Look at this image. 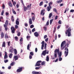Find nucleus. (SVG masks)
<instances>
[{
  "label": "nucleus",
  "instance_id": "f257e3e1",
  "mask_svg": "<svg viewBox=\"0 0 74 74\" xmlns=\"http://www.w3.org/2000/svg\"><path fill=\"white\" fill-rule=\"evenodd\" d=\"M60 51H59V49H56L55 50L54 52V56L55 58H57V56H58V54H59V53ZM57 52L58 53H57Z\"/></svg>",
  "mask_w": 74,
  "mask_h": 74
},
{
  "label": "nucleus",
  "instance_id": "f03ea898",
  "mask_svg": "<svg viewBox=\"0 0 74 74\" xmlns=\"http://www.w3.org/2000/svg\"><path fill=\"white\" fill-rule=\"evenodd\" d=\"M8 21L6 20L5 22V24L4 25V27L5 28V31H7L8 29Z\"/></svg>",
  "mask_w": 74,
  "mask_h": 74
},
{
  "label": "nucleus",
  "instance_id": "7ed1b4c3",
  "mask_svg": "<svg viewBox=\"0 0 74 74\" xmlns=\"http://www.w3.org/2000/svg\"><path fill=\"white\" fill-rule=\"evenodd\" d=\"M53 4V2H51L49 3V6L47 7V10L48 11H49L51 10V9H52V6L51 5H52Z\"/></svg>",
  "mask_w": 74,
  "mask_h": 74
},
{
  "label": "nucleus",
  "instance_id": "20e7f679",
  "mask_svg": "<svg viewBox=\"0 0 74 74\" xmlns=\"http://www.w3.org/2000/svg\"><path fill=\"white\" fill-rule=\"evenodd\" d=\"M66 44V41H64L62 42L61 45V48L62 50H63L65 48V47H63L64 45Z\"/></svg>",
  "mask_w": 74,
  "mask_h": 74
},
{
  "label": "nucleus",
  "instance_id": "39448f33",
  "mask_svg": "<svg viewBox=\"0 0 74 74\" xmlns=\"http://www.w3.org/2000/svg\"><path fill=\"white\" fill-rule=\"evenodd\" d=\"M64 50H66L64 51L65 56V57H66L68 55V54H69V49L67 47H66Z\"/></svg>",
  "mask_w": 74,
  "mask_h": 74
},
{
  "label": "nucleus",
  "instance_id": "423d86ee",
  "mask_svg": "<svg viewBox=\"0 0 74 74\" xmlns=\"http://www.w3.org/2000/svg\"><path fill=\"white\" fill-rule=\"evenodd\" d=\"M41 63V61H37L35 65V66H40L41 65L40 63Z\"/></svg>",
  "mask_w": 74,
  "mask_h": 74
},
{
  "label": "nucleus",
  "instance_id": "0eeeda50",
  "mask_svg": "<svg viewBox=\"0 0 74 74\" xmlns=\"http://www.w3.org/2000/svg\"><path fill=\"white\" fill-rule=\"evenodd\" d=\"M18 68H19L17 70V73H20V72H21V71H22L23 68V67H21L20 68V67H19Z\"/></svg>",
  "mask_w": 74,
  "mask_h": 74
},
{
  "label": "nucleus",
  "instance_id": "6e6552de",
  "mask_svg": "<svg viewBox=\"0 0 74 74\" xmlns=\"http://www.w3.org/2000/svg\"><path fill=\"white\" fill-rule=\"evenodd\" d=\"M12 33H15V29L14 27H11V28Z\"/></svg>",
  "mask_w": 74,
  "mask_h": 74
},
{
  "label": "nucleus",
  "instance_id": "1a4fd4ad",
  "mask_svg": "<svg viewBox=\"0 0 74 74\" xmlns=\"http://www.w3.org/2000/svg\"><path fill=\"white\" fill-rule=\"evenodd\" d=\"M44 11H45V9H43L41 10L40 12V15H42L43 16L45 15V12H43Z\"/></svg>",
  "mask_w": 74,
  "mask_h": 74
},
{
  "label": "nucleus",
  "instance_id": "9d476101",
  "mask_svg": "<svg viewBox=\"0 0 74 74\" xmlns=\"http://www.w3.org/2000/svg\"><path fill=\"white\" fill-rule=\"evenodd\" d=\"M42 44V46H41V49H44V44H45V42L44 41H42L41 43Z\"/></svg>",
  "mask_w": 74,
  "mask_h": 74
},
{
  "label": "nucleus",
  "instance_id": "9b49d317",
  "mask_svg": "<svg viewBox=\"0 0 74 74\" xmlns=\"http://www.w3.org/2000/svg\"><path fill=\"white\" fill-rule=\"evenodd\" d=\"M32 42H29V44H28L27 46V50H29V48H30V47H31V44Z\"/></svg>",
  "mask_w": 74,
  "mask_h": 74
},
{
  "label": "nucleus",
  "instance_id": "f8f14e48",
  "mask_svg": "<svg viewBox=\"0 0 74 74\" xmlns=\"http://www.w3.org/2000/svg\"><path fill=\"white\" fill-rule=\"evenodd\" d=\"M47 50H45L43 51L42 53V54L43 56H45V55L47 54Z\"/></svg>",
  "mask_w": 74,
  "mask_h": 74
},
{
  "label": "nucleus",
  "instance_id": "ddd939ff",
  "mask_svg": "<svg viewBox=\"0 0 74 74\" xmlns=\"http://www.w3.org/2000/svg\"><path fill=\"white\" fill-rule=\"evenodd\" d=\"M8 4L9 5V7H13V5L11 1L9 2Z\"/></svg>",
  "mask_w": 74,
  "mask_h": 74
},
{
  "label": "nucleus",
  "instance_id": "4468645a",
  "mask_svg": "<svg viewBox=\"0 0 74 74\" xmlns=\"http://www.w3.org/2000/svg\"><path fill=\"white\" fill-rule=\"evenodd\" d=\"M34 35L36 37H38V36L39 35L38 33L37 32H36L34 33Z\"/></svg>",
  "mask_w": 74,
  "mask_h": 74
},
{
  "label": "nucleus",
  "instance_id": "2eb2a0df",
  "mask_svg": "<svg viewBox=\"0 0 74 74\" xmlns=\"http://www.w3.org/2000/svg\"><path fill=\"white\" fill-rule=\"evenodd\" d=\"M10 51L11 53H13V47H10Z\"/></svg>",
  "mask_w": 74,
  "mask_h": 74
},
{
  "label": "nucleus",
  "instance_id": "dca6fc26",
  "mask_svg": "<svg viewBox=\"0 0 74 74\" xmlns=\"http://www.w3.org/2000/svg\"><path fill=\"white\" fill-rule=\"evenodd\" d=\"M1 38H4V33H3V32L1 33Z\"/></svg>",
  "mask_w": 74,
  "mask_h": 74
},
{
  "label": "nucleus",
  "instance_id": "f3484780",
  "mask_svg": "<svg viewBox=\"0 0 74 74\" xmlns=\"http://www.w3.org/2000/svg\"><path fill=\"white\" fill-rule=\"evenodd\" d=\"M9 38V36H8L7 34H5V38L7 39V38Z\"/></svg>",
  "mask_w": 74,
  "mask_h": 74
},
{
  "label": "nucleus",
  "instance_id": "a211bd4d",
  "mask_svg": "<svg viewBox=\"0 0 74 74\" xmlns=\"http://www.w3.org/2000/svg\"><path fill=\"white\" fill-rule=\"evenodd\" d=\"M29 23L30 25H32L33 23L32 22V19L29 18Z\"/></svg>",
  "mask_w": 74,
  "mask_h": 74
},
{
  "label": "nucleus",
  "instance_id": "6ab92c4d",
  "mask_svg": "<svg viewBox=\"0 0 74 74\" xmlns=\"http://www.w3.org/2000/svg\"><path fill=\"white\" fill-rule=\"evenodd\" d=\"M14 53H15V55H17V53H18V52L17 51V50H16V49H14Z\"/></svg>",
  "mask_w": 74,
  "mask_h": 74
},
{
  "label": "nucleus",
  "instance_id": "aec40b11",
  "mask_svg": "<svg viewBox=\"0 0 74 74\" xmlns=\"http://www.w3.org/2000/svg\"><path fill=\"white\" fill-rule=\"evenodd\" d=\"M14 59L15 60H18V56H15L14 57Z\"/></svg>",
  "mask_w": 74,
  "mask_h": 74
},
{
  "label": "nucleus",
  "instance_id": "412c9836",
  "mask_svg": "<svg viewBox=\"0 0 74 74\" xmlns=\"http://www.w3.org/2000/svg\"><path fill=\"white\" fill-rule=\"evenodd\" d=\"M68 33V37H70L71 36V32H67Z\"/></svg>",
  "mask_w": 74,
  "mask_h": 74
},
{
  "label": "nucleus",
  "instance_id": "4be33fe9",
  "mask_svg": "<svg viewBox=\"0 0 74 74\" xmlns=\"http://www.w3.org/2000/svg\"><path fill=\"white\" fill-rule=\"evenodd\" d=\"M5 54L4 56V59H5L7 58V52H5Z\"/></svg>",
  "mask_w": 74,
  "mask_h": 74
},
{
  "label": "nucleus",
  "instance_id": "5701e85b",
  "mask_svg": "<svg viewBox=\"0 0 74 74\" xmlns=\"http://www.w3.org/2000/svg\"><path fill=\"white\" fill-rule=\"evenodd\" d=\"M2 47H5V42H3L2 45Z\"/></svg>",
  "mask_w": 74,
  "mask_h": 74
},
{
  "label": "nucleus",
  "instance_id": "b1692460",
  "mask_svg": "<svg viewBox=\"0 0 74 74\" xmlns=\"http://www.w3.org/2000/svg\"><path fill=\"white\" fill-rule=\"evenodd\" d=\"M66 31H67V32H71V27H69L68 29L66 30Z\"/></svg>",
  "mask_w": 74,
  "mask_h": 74
},
{
  "label": "nucleus",
  "instance_id": "393cba45",
  "mask_svg": "<svg viewBox=\"0 0 74 74\" xmlns=\"http://www.w3.org/2000/svg\"><path fill=\"white\" fill-rule=\"evenodd\" d=\"M41 64L42 66L45 65V61H43Z\"/></svg>",
  "mask_w": 74,
  "mask_h": 74
},
{
  "label": "nucleus",
  "instance_id": "a878e982",
  "mask_svg": "<svg viewBox=\"0 0 74 74\" xmlns=\"http://www.w3.org/2000/svg\"><path fill=\"white\" fill-rule=\"evenodd\" d=\"M16 25H19V22L18 21L16 20Z\"/></svg>",
  "mask_w": 74,
  "mask_h": 74
},
{
  "label": "nucleus",
  "instance_id": "bb28decb",
  "mask_svg": "<svg viewBox=\"0 0 74 74\" xmlns=\"http://www.w3.org/2000/svg\"><path fill=\"white\" fill-rule=\"evenodd\" d=\"M27 10V7L25 6L24 7V11H26Z\"/></svg>",
  "mask_w": 74,
  "mask_h": 74
},
{
  "label": "nucleus",
  "instance_id": "cd10ccee",
  "mask_svg": "<svg viewBox=\"0 0 74 74\" xmlns=\"http://www.w3.org/2000/svg\"><path fill=\"white\" fill-rule=\"evenodd\" d=\"M52 16V13H51L49 14V18H51Z\"/></svg>",
  "mask_w": 74,
  "mask_h": 74
},
{
  "label": "nucleus",
  "instance_id": "c85d7f7f",
  "mask_svg": "<svg viewBox=\"0 0 74 74\" xmlns=\"http://www.w3.org/2000/svg\"><path fill=\"white\" fill-rule=\"evenodd\" d=\"M49 56H47L46 57V60L47 62H49Z\"/></svg>",
  "mask_w": 74,
  "mask_h": 74
},
{
  "label": "nucleus",
  "instance_id": "c756f323",
  "mask_svg": "<svg viewBox=\"0 0 74 74\" xmlns=\"http://www.w3.org/2000/svg\"><path fill=\"white\" fill-rule=\"evenodd\" d=\"M13 55V54L12 53H11L9 55V56L10 58H12V56Z\"/></svg>",
  "mask_w": 74,
  "mask_h": 74
},
{
  "label": "nucleus",
  "instance_id": "7c9ffc66",
  "mask_svg": "<svg viewBox=\"0 0 74 74\" xmlns=\"http://www.w3.org/2000/svg\"><path fill=\"white\" fill-rule=\"evenodd\" d=\"M43 4V1H42L39 4V6H41Z\"/></svg>",
  "mask_w": 74,
  "mask_h": 74
},
{
  "label": "nucleus",
  "instance_id": "2f4dec72",
  "mask_svg": "<svg viewBox=\"0 0 74 74\" xmlns=\"http://www.w3.org/2000/svg\"><path fill=\"white\" fill-rule=\"evenodd\" d=\"M62 1H63V0H59L58 1H57V3H58V4H59V3H62Z\"/></svg>",
  "mask_w": 74,
  "mask_h": 74
},
{
  "label": "nucleus",
  "instance_id": "473e14b6",
  "mask_svg": "<svg viewBox=\"0 0 74 74\" xmlns=\"http://www.w3.org/2000/svg\"><path fill=\"white\" fill-rule=\"evenodd\" d=\"M49 25V21H47L46 24L45 25V26H48Z\"/></svg>",
  "mask_w": 74,
  "mask_h": 74
},
{
  "label": "nucleus",
  "instance_id": "72a5a7b5",
  "mask_svg": "<svg viewBox=\"0 0 74 74\" xmlns=\"http://www.w3.org/2000/svg\"><path fill=\"white\" fill-rule=\"evenodd\" d=\"M30 54L31 55V56H33L34 55V53L33 52H31L30 53Z\"/></svg>",
  "mask_w": 74,
  "mask_h": 74
},
{
  "label": "nucleus",
  "instance_id": "f704fd0d",
  "mask_svg": "<svg viewBox=\"0 0 74 74\" xmlns=\"http://www.w3.org/2000/svg\"><path fill=\"white\" fill-rule=\"evenodd\" d=\"M11 19L12 22H14V16H11Z\"/></svg>",
  "mask_w": 74,
  "mask_h": 74
},
{
  "label": "nucleus",
  "instance_id": "c9c22d12",
  "mask_svg": "<svg viewBox=\"0 0 74 74\" xmlns=\"http://www.w3.org/2000/svg\"><path fill=\"white\" fill-rule=\"evenodd\" d=\"M53 19H51L50 21V25H51L52 23V22H53Z\"/></svg>",
  "mask_w": 74,
  "mask_h": 74
},
{
  "label": "nucleus",
  "instance_id": "e433bc0d",
  "mask_svg": "<svg viewBox=\"0 0 74 74\" xmlns=\"http://www.w3.org/2000/svg\"><path fill=\"white\" fill-rule=\"evenodd\" d=\"M61 56H62V52H60L59 53V58H60Z\"/></svg>",
  "mask_w": 74,
  "mask_h": 74
},
{
  "label": "nucleus",
  "instance_id": "4c0bfd02",
  "mask_svg": "<svg viewBox=\"0 0 74 74\" xmlns=\"http://www.w3.org/2000/svg\"><path fill=\"white\" fill-rule=\"evenodd\" d=\"M32 19L33 21H34V20H35V16H34L33 17H32Z\"/></svg>",
  "mask_w": 74,
  "mask_h": 74
},
{
  "label": "nucleus",
  "instance_id": "58836bf2",
  "mask_svg": "<svg viewBox=\"0 0 74 74\" xmlns=\"http://www.w3.org/2000/svg\"><path fill=\"white\" fill-rule=\"evenodd\" d=\"M14 65V62H12V63L10 64V66H13Z\"/></svg>",
  "mask_w": 74,
  "mask_h": 74
},
{
  "label": "nucleus",
  "instance_id": "ea45409f",
  "mask_svg": "<svg viewBox=\"0 0 74 74\" xmlns=\"http://www.w3.org/2000/svg\"><path fill=\"white\" fill-rule=\"evenodd\" d=\"M15 27L16 29H18V27H18V25H15Z\"/></svg>",
  "mask_w": 74,
  "mask_h": 74
},
{
  "label": "nucleus",
  "instance_id": "a19ab883",
  "mask_svg": "<svg viewBox=\"0 0 74 74\" xmlns=\"http://www.w3.org/2000/svg\"><path fill=\"white\" fill-rule=\"evenodd\" d=\"M44 48L45 49H47V43H46L45 44Z\"/></svg>",
  "mask_w": 74,
  "mask_h": 74
},
{
  "label": "nucleus",
  "instance_id": "79ce46f5",
  "mask_svg": "<svg viewBox=\"0 0 74 74\" xmlns=\"http://www.w3.org/2000/svg\"><path fill=\"white\" fill-rule=\"evenodd\" d=\"M4 10H3L1 12V15H3V14H4Z\"/></svg>",
  "mask_w": 74,
  "mask_h": 74
},
{
  "label": "nucleus",
  "instance_id": "37998d69",
  "mask_svg": "<svg viewBox=\"0 0 74 74\" xmlns=\"http://www.w3.org/2000/svg\"><path fill=\"white\" fill-rule=\"evenodd\" d=\"M17 36H21V32H19L17 34Z\"/></svg>",
  "mask_w": 74,
  "mask_h": 74
},
{
  "label": "nucleus",
  "instance_id": "c03bdc74",
  "mask_svg": "<svg viewBox=\"0 0 74 74\" xmlns=\"http://www.w3.org/2000/svg\"><path fill=\"white\" fill-rule=\"evenodd\" d=\"M53 11L55 12H57V10L56 8H54L53 9Z\"/></svg>",
  "mask_w": 74,
  "mask_h": 74
},
{
  "label": "nucleus",
  "instance_id": "a18cd8bd",
  "mask_svg": "<svg viewBox=\"0 0 74 74\" xmlns=\"http://www.w3.org/2000/svg\"><path fill=\"white\" fill-rule=\"evenodd\" d=\"M12 3L14 6H15V5L16 4V2L14 1L13 2H12Z\"/></svg>",
  "mask_w": 74,
  "mask_h": 74
},
{
  "label": "nucleus",
  "instance_id": "49530a36",
  "mask_svg": "<svg viewBox=\"0 0 74 74\" xmlns=\"http://www.w3.org/2000/svg\"><path fill=\"white\" fill-rule=\"evenodd\" d=\"M4 62L5 63H7L8 62V60H4Z\"/></svg>",
  "mask_w": 74,
  "mask_h": 74
},
{
  "label": "nucleus",
  "instance_id": "de8ad7c7",
  "mask_svg": "<svg viewBox=\"0 0 74 74\" xmlns=\"http://www.w3.org/2000/svg\"><path fill=\"white\" fill-rule=\"evenodd\" d=\"M26 38L27 39H28V38H30V36H27L26 37Z\"/></svg>",
  "mask_w": 74,
  "mask_h": 74
},
{
  "label": "nucleus",
  "instance_id": "09e8293b",
  "mask_svg": "<svg viewBox=\"0 0 74 74\" xmlns=\"http://www.w3.org/2000/svg\"><path fill=\"white\" fill-rule=\"evenodd\" d=\"M70 44V41H69L68 42V43H67V47H69V45Z\"/></svg>",
  "mask_w": 74,
  "mask_h": 74
},
{
  "label": "nucleus",
  "instance_id": "8fccbe9b",
  "mask_svg": "<svg viewBox=\"0 0 74 74\" xmlns=\"http://www.w3.org/2000/svg\"><path fill=\"white\" fill-rule=\"evenodd\" d=\"M44 29L45 30V31H47V27H43Z\"/></svg>",
  "mask_w": 74,
  "mask_h": 74
},
{
  "label": "nucleus",
  "instance_id": "3c124183",
  "mask_svg": "<svg viewBox=\"0 0 74 74\" xmlns=\"http://www.w3.org/2000/svg\"><path fill=\"white\" fill-rule=\"evenodd\" d=\"M36 31V30H35V28H34V29H33L32 30V32H33H33H35Z\"/></svg>",
  "mask_w": 74,
  "mask_h": 74
},
{
  "label": "nucleus",
  "instance_id": "603ef678",
  "mask_svg": "<svg viewBox=\"0 0 74 74\" xmlns=\"http://www.w3.org/2000/svg\"><path fill=\"white\" fill-rule=\"evenodd\" d=\"M12 11H13V14H16V12H15V11L14 10H12Z\"/></svg>",
  "mask_w": 74,
  "mask_h": 74
},
{
  "label": "nucleus",
  "instance_id": "864d4df0",
  "mask_svg": "<svg viewBox=\"0 0 74 74\" xmlns=\"http://www.w3.org/2000/svg\"><path fill=\"white\" fill-rule=\"evenodd\" d=\"M59 61H62V58H60L59 59Z\"/></svg>",
  "mask_w": 74,
  "mask_h": 74
},
{
  "label": "nucleus",
  "instance_id": "5fc2aeb1",
  "mask_svg": "<svg viewBox=\"0 0 74 74\" xmlns=\"http://www.w3.org/2000/svg\"><path fill=\"white\" fill-rule=\"evenodd\" d=\"M30 27L31 29L33 28V27H34V25H31Z\"/></svg>",
  "mask_w": 74,
  "mask_h": 74
},
{
  "label": "nucleus",
  "instance_id": "6e6d98bb",
  "mask_svg": "<svg viewBox=\"0 0 74 74\" xmlns=\"http://www.w3.org/2000/svg\"><path fill=\"white\" fill-rule=\"evenodd\" d=\"M21 3H22V4H23V5H24V3H23V1L22 0H21Z\"/></svg>",
  "mask_w": 74,
  "mask_h": 74
},
{
  "label": "nucleus",
  "instance_id": "4d7b16f0",
  "mask_svg": "<svg viewBox=\"0 0 74 74\" xmlns=\"http://www.w3.org/2000/svg\"><path fill=\"white\" fill-rule=\"evenodd\" d=\"M2 7H3V9H4V8H5V6L4 5V4H3Z\"/></svg>",
  "mask_w": 74,
  "mask_h": 74
},
{
  "label": "nucleus",
  "instance_id": "13d9d810",
  "mask_svg": "<svg viewBox=\"0 0 74 74\" xmlns=\"http://www.w3.org/2000/svg\"><path fill=\"white\" fill-rule=\"evenodd\" d=\"M36 70H39L40 69V67H36L35 68Z\"/></svg>",
  "mask_w": 74,
  "mask_h": 74
},
{
  "label": "nucleus",
  "instance_id": "bf43d9fd",
  "mask_svg": "<svg viewBox=\"0 0 74 74\" xmlns=\"http://www.w3.org/2000/svg\"><path fill=\"white\" fill-rule=\"evenodd\" d=\"M59 24H62V22H61V20H59L58 21Z\"/></svg>",
  "mask_w": 74,
  "mask_h": 74
},
{
  "label": "nucleus",
  "instance_id": "052dcab7",
  "mask_svg": "<svg viewBox=\"0 0 74 74\" xmlns=\"http://www.w3.org/2000/svg\"><path fill=\"white\" fill-rule=\"evenodd\" d=\"M56 39H57V34H55V39L56 40Z\"/></svg>",
  "mask_w": 74,
  "mask_h": 74
},
{
  "label": "nucleus",
  "instance_id": "680f3d73",
  "mask_svg": "<svg viewBox=\"0 0 74 74\" xmlns=\"http://www.w3.org/2000/svg\"><path fill=\"white\" fill-rule=\"evenodd\" d=\"M23 41V38H22V37H21L20 40V41Z\"/></svg>",
  "mask_w": 74,
  "mask_h": 74
},
{
  "label": "nucleus",
  "instance_id": "e2e57ef3",
  "mask_svg": "<svg viewBox=\"0 0 74 74\" xmlns=\"http://www.w3.org/2000/svg\"><path fill=\"white\" fill-rule=\"evenodd\" d=\"M2 57V53L0 52V58Z\"/></svg>",
  "mask_w": 74,
  "mask_h": 74
},
{
  "label": "nucleus",
  "instance_id": "0e129e2a",
  "mask_svg": "<svg viewBox=\"0 0 74 74\" xmlns=\"http://www.w3.org/2000/svg\"><path fill=\"white\" fill-rule=\"evenodd\" d=\"M29 58L30 59H32V56L30 55H29Z\"/></svg>",
  "mask_w": 74,
  "mask_h": 74
},
{
  "label": "nucleus",
  "instance_id": "69168bd1",
  "mask_svg": "<svg viewBox=\"0 0 74 74\" xmlns=\"http://www.w3.org/2000/svg\"><path fill=\"white\" fill-rule=\"evenodd\" d=\"M36 72L35 71H33L32 73V74H36Z\"/></svg>",
  "mask_w": 74,
  "mask_h": 74
},
{
  "label": "nucleus",
  "instance_id": "338daca9",
  "mask_svg": "<svg viewBox=\"0 0 74 74\" xmlns=\"http://www.w3.org/2000/svg\"><path fill=\"white\" fill-rule=\"evenodd\" d=\"M74 10H70V12H74Z\"/></svg>",
  "mask_w": 74,
  "mask_h": 74
},
{
  "label": "nucleus",
  "instance_id": "774afa93",
  "mask_svg": "<svg viewBox=\"0 0 74 74\" xmlns=\"http://www.w3.org/2000/svg\"><path fill=\"white\" fill-rule=\"evenodd\" d=\"M47 35H45L44 36V39H45V38H47Z\"/></svg>",
  "mask_w": 74,
  "mask_h": 74
}]
</instances>
